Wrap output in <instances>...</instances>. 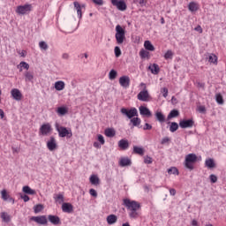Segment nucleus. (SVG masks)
Returning a JSON list of instances; mask_svg holds the SVG:
<instances>
[{"label":"nucleus","instance_id":"4","mask_svg":"<svg viewBox=\"0 0 226 226\" xmlns=\"http://www.w3.org/2000/svg\"><path fill=\"white\" fill-rule=\"evenodd\" d=\"M197 162V154H189L185 156V165L189 170H193V163Z\"/></svg>","mask_w":226,"mask_h":226},{"label":"nucleus","instance_id":"48","mask_svg":"<svg viewBox=\"0 0 226 226\" xmlns=\"http://www.w3.org/2000/svg\"><path fill=\"white\" fill-rule=\"evenodd\" d=\"M121 48H119L118 46L115 47V56L116 57H120L121 56Z\"/></svg>","mask_w":226,"mask_h":226},{"label":"nucleus","instance_id":"53","mask_svg":"<svg viewBox=\"0 0 226 226\" xmlns=\"http://www.w3.org/2000/svg\"><path fill=\"white\" fill-rule=\"evenodd\" d=\"M198 111L200 112V114H206V106H199Z\"/></svg>","mask_w":226,"mask_h":226},{"label":"nucleus","instance_id":"59","mask_svg":"<svg viewBox=\"0 0 226 226\" xmlns=\"http://www.w3.org/2000/svg\"><path fill=\"white\" fill-rule=\"evenodd\" d=\"M143 130H153V125L149 124L148 123H146Z\"/></svg>","mask_w":226,"mask_h":226},{"label":"nucleus","instance_id":"49","mask_svg":"<svg viewBox=\"0 0 226 226\" xmlns=\"http://www.w3.org/2000/svg\"><path fill=\"white\" fill-rule=\"evenodd\" d=\"M97 139H98L100 144H102V146H103V144H105V138H103V135L98 134Z\"/></svg>","mask_w":226,"mask_h":226},{"label":"nucleus","instance_id":"14","mask_svg":"<svg viewBox=\"0 0 226 226\" xmlns=\"http://www.w3.org/2000/svg\"><path fill=\"white\" fill-rule=\"evenodd\" d=\"M40 132L41 135H49L52 132V126L50 124H43L40 128Z\"/></svg>","mask_w":226,"mask_h":226},{"label":"nucleus","instance_id":"63","mask_svg":"<svg viewBox=\"0 0 226 226\" xmlns=\"http://www.w3.org/2000/svg\"><path fill=\"white\" fill-rule=\"evenodd\" d=\"M170 193L174 197V195H176V189H170Z\"/></svg>","mask_w":226,"mask_h":226},{"label":"nucleus","instance_id":"33","mask_svg":"<svg viewBox=\"0 0 226 226\" xmlns=\"http://www.w3.org/2000/svg\"><path fill=\"white\" fill-rule=\"evenodd\" d=\"M144 47L146 50H149L150 52H154V46L149 41H145Z\"/></svg>","mask_w":226,"mask_h":226},{"label":"nucleus","instance_id":"24","mask_svg":"<svg viewBox=\"0 0 226 226\" xmlns=\"http://www.w3.org/2000/svg\"><path fill=\"white\" fill-rule=\"evenodd\" d=\"M208 59V63H213V64H218V56L216 55L210 53L207 57Z\"/></svg>","mask_w":226,"mask_h":226},{"label":"nucleus","instance_id":"35","mask_svg":"<svg viewBox=\"0 0 226 226\" xmlns=\"http://www.w3.org/2000/svg\"><path fill=\"white\" fill-rule=\"evenodd\" d=\"M55 89L56 91H63V89H64V81H56L55 82Z\"/></svg>","mask_w":226,"mask_h":226},{"label":"nucleus","instance_id":"28","mask_svg":"<svg viewBox=\"0 0 226 226\" xmlns=\"http://www.w3.org/2000/svg\"><path fill=\"white\" fill-rule=\"evenodd\" d=\"M89 181L91 185H94V186H98V185H100V177H98L96 175H92Z\"/></svg>","mask_w":226,"mask_h":226},{"label":"nucleus","instance_id":"2","mask_svg":"<svg viewBox=\"0 0 226 226\" xmlns=\"http://www.w3.org/2000/svg\"><path fill=\"white\" fill-rule=\"evenodd\" d=\"M55 128L58 132V136L62 139H64V137L67 139H72V137H73V133L72 132L71 129L59 124L57 122L55 124Z\"/></svg>","mask_w":226,"mask_h":226},{"label":"nucleus","instance_id":"29","mask_svg":"<svg viewBox=\"0 0 226 226\" xmlns=\"http://www.w3.org/2000/svg\"><path fill=\"white\" fill-rule=\"evenodd\" d=\"M179 117V110L177 109H172L168 117H167V120L170 121V119H174V117Z\"/></svg>","mask_w":226,"mask_h":226},{"label":"nucleus","instance_id":"47","mask_svg":"<svg viewBox=\"0 0 226 226\" xmlns=\"http://www.w3.org/2000/svg\"><path fill=\"white\" fill-rule=\"evenodd\" d=\"M39 47L41 49V50H47L49 49V45L43 41L39 42Z\"/></svg>","mask_w":226,"mask_h":226},{"label":"nucleus","instance_id":"26","mask_svg":"<svg viewBox=\"0 0 226 226\" xmlns=\"http://www.w3.org/2000/svg\"><path fill=\"white\" fill-rule=\"evenodd\" d=\"M104 133L106 137H109V139H112V137H116V130H114V128L105 129Z\"/></svg>","mask_w":226,"mask_h":226},{"label":"nucleus","instance_id":"15","mask_svg":"<svg viewBox=\"0 0 226 226\" xmlns=\"http://www.w3.org/2000/svg\"><path fill=\"white\" fill-rule=\"evenodd\" d=\"M11 94L13 100H16V102H20V100H22V93L18 88H13L11 91Z\"/></svg>","mask_w":226,"mask_h":226},{"label":"nucleus","instance_id":"41","mask_svg":"<svg viewBox=\"0 0 226 226\" xmlns=\"http://www.w3.org/2000/svg\"><path fill=\"white\" fill-rule=\"evenodd\" d=\"M116 77H117V71L112 69L109 73V80H115Z\"/></svg>","mask_w":226,"mask_h":226},{"label":"nucleus","instance_id":"32","mask_svg":"<svg viewBox=\"0 0 226 226\" xmlns=\"http://www.w3.org/2000/svg\"><path fill=\"white\" fill-rule=\"evenodd\" d=\"M22 191L26 194V195H34L36 193V191L31 189L28 185L23 186Z\"/></svg>","mask_w":226,"mask_h":226},{"label":"nucleus","instance_id":"27","mask_svg":"<svg viewBox=\"0 0 226 226\" xmlns=\"http://www.w3.org/2000/svg\"><path fill=\"white\" fill-rule=\"evenodd\" d=\"M0 218H2L3 222H4L5 223H10V222L11 221V217H10V215H8V213L6 212H2L0 214Z\"/></svg>","mask_w":226,"mask_h":226},{"label":"nucleus","instance_id":"7","mask_svg":"<svg viewBox=\"0 0 226 226\" xmlns=\"http://www.w3.org/2000/svg\"><path fill=\"white\" fill-rule=\"evenodd\" d=\"M111 4L116 6L119 11H124L126 10V3L124 0H111Z\"/></svg>","mask_w":226,"mask_h":226},{"label":"nucleus","instance_id":"5","mask_svg":"<svg viewBox=\"0 0 226 226\" xmlns=\"http://www.w3.org/2000/svg\"><path fill=\"white\" fill-rule=\"evenodd\" d=\"M116 31L115 38L118 45H121L126 40V31L124 29H117Z\"/></svg>","mask_w":226,"mask_h":226},{"label":"nucleus","instance_id":"64","mask_svg":"<svg viewBox=\"0 0 226 226\" xmlns=\"http://www.w3.org/2000/svg\"><path fill=\"white\" fill-rule=\"evenodd\" d=\"M192 226H199V222H197V220H192Z\"/></svg>","mask_w":226,"mask_h":226},{"label":"nucleus","instance_id":"6","mask_svg":"<svg viewBox=\"0 0 226 226\" xmlns=\"http://www.w3.org/2000/svg\"><path fill=\"white\" fill-rule=\"evenodd\" d=\"M137 98L139 102H149L151 100L149 92L146 88L138 94Z\"/></svg>","mask_w":226,"mask_h":226},{"label":"nucleus","instance_id":"38","mask_svg":"<svg viewBox=\"0 0 226 226\" xmlns=\"http://www.w3.org/2000/svg\"><path fill=\"white\" fill-rule=\"evenodd\" d=\"M33 79H34V76L31 73V72H25L26 82H33Z\"/></svg>","mask_w":226,"mask_h":226},{"label":"nucleus","instance_id":"34","mask_svg":"<svg viewBox=\"0 0 226 226\" xmlns=\"http://www.w3.org/2000/svg\"><path fill=\"white\" fill-rule=\"evenodd\" d=\"M54 200L58 204H63L64 202V196L63 194H54Z\"/></svg>","mask_w":226,"mask_h":226},{"label":"nucleus","instance_id":"56","mask_svg":"<svg viewBox=\"0 0 226 226\" xmlns=\"http://www.w3.org/2000/svg\"><path fill=\"white\" fill-rule=\"evenodd\" d=\"M89 193L92 197H98V192H96V190L94 189H90Z\"/></svg>","mask_w":226,"mask_h":226},{"label":"nucleus","instance_id":"30","mask_svg":"<svg viewBox=\"0 0 226 226\" xmlns=\"http://www.w3.org/2000/svg\"><path fill=\"white\" fill-rule=\"evenodd\" d=\"M74 8L77 10L78 17L79 19H82V6H80V4L79 2H74Z\"/></svg>","mask_w":226,"mask_h":226},{"label":"nucleus","instance_id":"44","mask_svg":"<svg viewBox=\"0 0 226 226\" xmlns=\"http://www.w3.org/2000/svg\"><path fill=\"white\" fill-rule=\"evenodd\" d=\"M139 56L142 59H146V57H149V51L146 49H141L139 51Z\"/></svg>","mask_w":226,"mask_h":226},{"label":"nucleus","instance_id":"8","mask_svg":"<svg viewBox=\"0 0 226 226\" xmlns=\"http://www.w3.org/2000/svg\"><path fill=\"white\" fill-rule=\"evenodd\" d=\"M32 222H35V223H38L39 225H47V215H39V216H32L30 218Z\"/></svg>","mask_w":226,"mask_h":226},{"label":"nucleus","instance_id":"54","mask_svg":"<svg viewBox=\"0 0 226 226\" xmlns=\"http://www.w3.org/2000/svg\"><path fill=\"white\" fill-rule=\"evenodd\" d=\"M210 181L211 183H216L218 181V177H216L215 175H210Z\"/></svg>","mask_w":226,"mask_h":226},{"label":"nucleus","instance_id":"55","mask_svg":"<svg viewBox=\"0 0 226 226\" xmlns=\"http://www.w3.org/2000/svg\"><path fill=\"white\" fill-rule=\"evenodd\" d=\"M20 199H22L24 202H29V196H27V194H20Z\"/></svg>","mask_w":226,"mask_h":226},{"label":"nucleus","instance_id":"57","mask_svg":"<svg viewBox=\"0 0 226 226\" xmlns=\"http://www.w3.org/2000/svg\"><path fill=\"white\" fill-rule=\"evenodd\" d=\"M169 142H170V138L165 137L162 139L161 144H169Z\"/></svg>","mask_w":226,"mask_h":226},{"label":"nucleus","instance_id":"31","mask_svg":"<svg viewBox=\"0 0 226 226\" xmlns=\"http://www.w3.org/2000/svg\"><path fill=\"white\" fill-rule=\"evenodd\" d=\"M188 9L189 11H197L199 10V4L195 3V2H191L188 4Z\"/></svg>","mask_w":226,"mask_h":226},{"label":"nucleus","instance_id":"43","mask_svg":"<svg viewBox=\"0 0 226 226\" xmlns=\"http://www.w3.org/2000/svg\"><path fill=\"white\" fill-rule=\"evenodd\" d=\"M168 174H174L175 176H179V170L176 167H171L168 170Z\"/></svg>","mask_w":226,"mask_h":226},{"label":"nucleus","instance_id":"58","mask_svg":"<svg viewBox=\"0 0 226 226\" xmlns=\"http://www.w3.org/2000/svg\"><path fill=\"white\" fill-rule=\"evenodd\" d=\"M94 4H98V6H103V0H92Z\"/></svg>","mask_w":226,"mask_h":226},{"label":"nucleus","instance_id":"50","mask_svg":"<svg viewBox=\"0 0 226 226\" xmlns=\"http://www.w3.org/2000/svg\"><path fill=\"white\" fill-rule=\"evenodd\" d=\"M162 96H163L164 98H167V96H169V88L163 87V88L162 89Z\"/></svg>","mask_w":226,"mask_h":226},{"label":"nucleus","instance_id":"39","mask_svg":"<svg viewBox=\"0 0 226 226\" xmlns=\"http://www.w3.org/2000/svg\"><path fill=\"white\" fill-rule=\"evenodd\" d=\"M131 123L133 126H140V123H142V121L139 117H132L131 118Z\"/></svg>","mask_w":226,"mask_h":226},{"label":"nucleus","instance_id":"45","mask_svg":"<svg viewBox=\"0 0 226 226\" xmlns=\"http://www.w3.org/2000/svg\"><path fill=\"white\" fill-rule=\"evenodd\" d=\"M1 195H2V199L4 201L8 200V198L10 197V194H8V192L6 191V189H4L3 191H1Z\"/></svg>","mask_w":226,"mask_h":226},{"label":"nucleus","instance_id":"12","mask_svg":"<svg viewBox=\"0 0 226 226\" xmlns=\"http://www.w3.org/2000/svg\"><path fill=\"white\" fill-rule=\"evenodd\" d=\"M139 110L140 116H143L144 117H152L153 116V113L151 112V110L148 109V108L146 106H140L139 108Z\"/></svg>","mask_w":226,"mask_h":226},{"label":"nucleus","instance_id":"16","mask_svg":"<svg viewBox=\"0 0 226 226\" xmlns=\"http://www.w3.org/2000/svg\"><path fill=\"white\" fill-rule=\"evenodd\" d=\"M48 220L52 225H61V218L57 215H48Z\"/></svg>","mask_w":226,"mask_h":226},{"label":"nucleus","instance_id":"40","mask_svg":"<svg viewBox=\"0 0 226 226\" xmlns=\"http://www.w3.org/2000/svg\"><path fill=\"white\" fill-rule=\"evenodd\" d=\"M34 211L35 215H38V213H41L43 211V205L42 204H38L34 207Z\"/></svg>","mask_w":226,"mask_h":226},{"label":"nucleus","instance_id":"52","mask_svg":"<svg viewBox=\"0 0 226 226\" xmlns=\"http://www.w3.org/2000/svg\"><path fill=\"white\" fill-rule=\"evenodd\" d=\"M19 65L21 66V68H24L25 70L29 69V64H27L26 62H20Z\"/></svg>","mask_w":226,"mask_h":226},{"label":"nucleus","instance_id":"37","mask_svg":"<svg viewBox=\"0 0 226 226\" xmlns=\"http://www.w3.org/2000/svg\"><path fill=\"white\" fill-rule=\"evenodd\" d=\"M56 112L59 116H64L68 114V109L66 107H58Z\"/></svg>","mask_w":226,"mask_h":226},{"label":"nucleus","instance_id":"11","mask_svg":"<svg viewBox=\"0 0 226 226\" xmlns=\"http://www.w3.org/2000/svg\"><path fill=\"white\" fill-rule=\"evenodd\" d=\"M119 84L124 89H128L130 87V77L129 76H122L119 78Z\"/></svg>","mask_w":226,"mask_h":226},{"label":"nucleus","instance_id":"42","mask_svg":"<svg viewBox=\"0 0 226 226\" xmlns=\"http://www.w3.org/2000/svg\"><path fill=\"white\" fill-rule=\"evenodd\" d=\"M215 101L219 105H223V96L222 94H215Z\"/></svg>","mask_w":226,"mask_h":226},{"label":"nucleus","instance_id":"60","mask_svg":"<svg viewBox=\"0 0 226 226\" xmlns=\"http://www.w3.org/2000/svg\"><path fill=\"white\" fill-rule=\"evenodd\" d=\"M18 54H19L21 57H26V56H27V51L26 50L18 51Z\"/></svg>","mask_w":226,"mask_h":226},{"label":"nucleus","instance_id":"23","mask_svg":"<svg viewBox=\"0 0 226 226\" xmlns=\"http://www.w3.org/2000/svg\"><path fill=\"white\" fill-rule=\"evenodd\" d=\"M205 165L207 169H215L216 167V163H215V159L208 158L205 161Z\"/></svg>","mask_w":226,"mask_h":226},{"label":"nucleus","instance_id":"20","mask_svg":"<svg viewBox=\"0 0 226 226\" xmlns=\"http://www.w3.org/2000/svg\"><path fill=\"white\" fill-rule=\"evenodd\" d=\"M148 70H150L153 75H158L160 73V66L158 64H153L148 66Z\"/></svg>","mask_w":226,"mask_h":226},{"label":"nucleus","instance_id":"22","mask_svg":"<svg viewBox=\"0 0 226 226\" xmlns=\"http://www.w3.org/2000/svg\"><path fill=\"white\" fill-rule=\"evenodd\" d=\"M155 118L159 123H161V124L165 123V115H163L162 111L155 112Z\"/></svg>","mask_w":226,"mask_h":226},{"label":"nucleus","instance_id":"19","mask_svg":"<svg viewBox=\"0 0 226 226\" xmlns=\"http://www.w3.org/2000/svg\"><path fill=\"white\" fill-rule=\"evenodd\" d=\"M118 147L123 149V151H126L130 147V142H128V139H120L118 141Z\"/></svg>","mask_w":226,"mask_h":226},{"label":"nucleus","instance_id":"17","mask_svg":"<svg viewBox=\"0 0 226 226\" xmlns=\"http://www.w3.org/2000/svg\"><path fill=\"white\" fill-rule=\"evenodd\" d=\"M62 211L64 213H73V205L71 203H63L62 204Z\"/></svg>","mask_w":226,"mask_h":226},{"label":"nucleus","instance_id":"9","mask_svg":"<svg viewBox=\"0 0 226 226\" xmlns=\"http://www.w3.org/2000/svg\"><path fill=\"white\" fill-rule=\"evenodd\" d=\"M27 11H31V4L19 5L16 9V13L19 15H26Z\"/></svg>","mask_w":226,"mask_h":226},{"label":"nucleus","instance_id":"18","mask_svg":"<svg viewBox=\"0 0 226 226\" xmlns=\"http://www.w3.org/2000/svg\"><path fill=\"white\" fill-rule=\"evenodd\" d=\"M120 167H131L132 160L128 157H122L119 162Z\"/></svg>","mask_w":226,"mask_h":226},{"label":"nucleus","instance_id":"13","mask_svg":"<svg viewBox=\"0 0 226 226\" xmlns=\"http://www.w3.org/2000/svg\"><path fill=\"white\" fill-rule=\"evenodd\" d=\"M47 147L49 151H55V149H57V143L56 142V138H54V136L49 138V140L47 142Z\"/></svg>","mask_w":226,"mask_h":226},{"label":"nucleus","instance_id":"62","mask_svg":"<svg viewBox=\"0 0 226 226\" xmlns=\"http://www.w3.org/2000/svg\"><path fill=\"white\" fill-rule=\"evenodd\" d=\"M62 57H63V59H70V55H68V53H64L62 55Z\"/></svg>","mask_w":226,"mask_h":226},{"label":"nucleus","instance_id":"61","mask_svg":"<svg viewBox=\"0 0 226 226\" xmlns=\"http://www.w3.org/2000/svg\"><path fill=\"white\" fill-rule=\"evenodd\" d=\"M147 2L146 1V0H139V4L140 5V6H146V4H147Z\"/></svg>","mask_w":226,"mask_h":226},{"label":"nucleus","instance_id":"51","mask_svg":"<svg viewBox=\"0 0 226 226\" xmlns=\"http://www.w3.org/2000/svg\"><path fill=\"white\" fill-rule=\"evenodd\" d=\"M144 163H147V164H151L153 163V158L149 157V156H146L144 158Z\"/></svg>","mask_w":226,"mask_h":226},{"label":"nucleus","instance_id":"21","mask_svg":"<svg viewBox=\"0 0 226 226\" xmlns=\"http://www.w3.org/2000/svg\"><path fill=\"white\" fill-rule=\"evenodd\" d=\"M107 223L108 225H114L117 222V215L112 214L107 216Z\"/></svg>","mask_w":226,"mask_h":226},{"label":"nucleus","instance_id":"46","mask_svg":"<svg viewBox=\"0 0 226 226\" xmlns=\"http://www.w3.org/2000/svg\"><path fill=\"white\" fill-rule=\"evenodd\" d=\"M174 56V53L172 52V50L169 49L165 54H164V58L165 59H172V57Z\"/></svg>","mask_w":226,"mask_h":226},{"label":"nucleus","instance_id":"25","mask_svg":"<svg viewBox=\"0 0 226 226\" xmlns=\"http://www.w3.org/2000/svg\"><path fill=\"white\" fill-rule=\"evenodd\" d=\"M168 124H170V132H171V133H174L179 130V124H177L176 122H168Z\"/></svg>","mask_w":226,"mask_h":226},{"label":"nucleus","instance_id":"36","mask_svg":"<svg viewBox=\"0 0 226 226\" xmlns=\"http://www.w3.org/2000/svg\"><path fill=\"white\" fill-rule=\"evenodd\" d=\"M133 153H135V154H139L140 156H144V148L134 146Z\"/></svg>","mask_w":226,"mask_h":226},{"label":"nucleus","instance_id":"3","mask_svg":"<svg viewBox=\"0 0 226 226\" xmlns=\"http://www.w3.org/2000/svg\"><path fill=\"white\" fill-rule=\"evenodd\" d=\"M120 112L123 114V116L128 117V119H132L133 117H137L139 116V111L136 108H131L130 109L122 108Z\"/></svg>","mask_w":226,"mask_h":226},{"label":"nucleus","instance_id":"1","mask_svg":"<svg viewBox=\"0 0 226 226\" xmlns=\"http://www.w3.org/2000/svg\"><path fill=\"white\" fill-rule=\"evenodd\" d=\"M124 206L127 207L131 213L129 214L131 218H137L139 216V209H140V203L135 201V200H131L130 199H124Z\"/></svg>","mask_w":226,"mask_h":226},{"label":"nucleus","instance_id":"10","mask_svg":"<svg viewBox=\"0 0 226 226\" xmlns=\"http://www.w3.org/2000/svg\"><path fill=\"white\" fill-rule=\"evenodd\" d=\"M195 124V122L193 121V119H184L182 121L179 122V126L180 128H192L193 124Z\"/></svg>","mask_w":226,"mask_h":226}]
</instances>
